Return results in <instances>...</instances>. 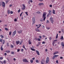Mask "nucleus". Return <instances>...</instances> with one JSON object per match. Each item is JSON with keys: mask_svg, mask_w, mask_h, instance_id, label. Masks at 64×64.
<instances>
[{"mask_svg": "<svg viewBox=\"0 0 64 64\" xmlns=\"http://www.w3.org/2000/svg\"><path fill=\"white\" fill-rule=\"evenodd\" d=\"M42 44H45V42H43L42 43Z\"/></svg>", "mask_w": 64, "mask_h": 64, "instance_id": "4d7b16f0", "label": "nucleus"}, {"mask_svg": "<svg viewBox=\"0 0 64 64\" xmlns=\"http://www.w3.org/2000/svg\"><path fill=\"white\" fill-rule=\"evenodd\" d=\"M40 36V39H41V38H42L41 36Z\"/></svg>", "mask_w": 64, "mask_h": 64, "instance_id": "774afa93", "label": "nucleus"}, {"mask_svg": "<svg viewBox=\"0 0 64 64\" xmlns=\"http://www.w3.org/2000/svg\"><path fill=\"white\" fill-rule=\"evenodd\" d=\"M36 52L37 53V54L38 55H40L39 52L38 50H36Z\"/></svg>", "mask_w": 64, "mask_h": 64, "instance_id": "9b49d317", "label": "nucleus"}, {"mask_svg": "<svg viewBox=\"0 0 64 64\" xmlns=\"http://www.w3.org/2000/svg\"><path fill=\"white\" fill-rule=\"evenodd\" d=\"M43 14V15L42 16V18H44V21L46 18V13L44 12Z\"/></svg>", "mask_w": 64, "mask_h": 64, "instance_id": "f257e3e1", "label": "nucleus"}, {"mask_svg": "<svg viewBox=\"0 0 64 64\" xmlns=\"http://www.w3.org/2000/svg\"><path fill=\"white\" fill-rule=\"evenodd\" d=\"M45 60H42V61L41 62V63L42 64H44L45 62Z\"/></svg>", "mask_w": 64, "mask_h": 64, "instance_id": "f8f14e48", "label": "nucleus"}, {"mask_svg": "<svg viewBox=\"0 0 64 64\" xmlns=\"http://www.w3.org/2000/svg\"><path fill=\"white\" fill-rule=\"evenodd\" d=\"M50 20L52 23L53 24V22H54V20H53V18H50Z\"/></svg>", "mask_w": 64, "mask_h": 64, "instance_id": "20e7f679", "label": "nucleus"}, {"mask_svg": "<svg viewBox=\"0 0 64 64\" xmlns=\"http://www.w3.org/2000/svg\"><path fill=\"white\" fill-rule=\"evenodd\" d=\"M24 50H23V49H22L21 50V51H23Z\"/></svg>", "mask_w": 64, "mask_h": 64, "instance_id": "338daca9", "label": "nucleus"}, {"mask_svg": "<svg viewBox=\"0 0 64 64\" xmlns=\"http://www.w3.org/2000/svg\"><path fill=\"white\" fill-rule=\"evenodd\" d=\"M56 54H58L59 53V52H58V51H56Z\"/></svg>", "mask_w": 64, "mask_h": 64, "instance_id": "864d4df0", "label": "nucleus"}, {"mask_svg": "<svg viewBox=\"0 0 64 64\" xmlns=\"http://www.w3.org/2000/svg\"><path fill=\"white\" fill-rule=\"evenodd\" d=\"M40 21H43V18H40Z\"/></svg>", "mask_w": 64, "mask_h": 64, "instance_id": "4be33fe9", "label": "nucleus"}, {"mask_svg": "<svg viewBox=\"0 0 64 64\" xmlns=\"http://www.w3.org/2000/svg\"><path fill=\"white\" fill-rule=\"evenodd\" d=\"M30 60V62L31 63H33V60Z\"/></svg>", "mask_w": 64, "mask_h": 64, "instance_id": "a878e982", "label": "nucleus"}, {"mask_svg": "<svg viewBox=\"0 0 64 64\" xmlns=\"http://www.w3.org/2000/svg\"><path fill=\"white\" fill-rule=\"evenodd\" d=\"M32 22H33V24H34L35 22V18H32Z\"/></svg>", "mask_w": 64, "mask_h": 64, "instance_id": "0eeeda50", "label": "nucleus"}, {"mask_svg": "<svg viewBox=\"0 0 64 64\" xmlns=\"http://www.w3.org/2000/svg\"><path fill=\"white\" fill-rule=\"evenodd\" d=\"M60 39H61V40H63L64 38H63V36H62L61 37Z\"/></svg>", "mask_w": 64, "mask_h": 64, "instance_id": "aec40b11", "label": "nucleus"}, {"mask_svg": "<svg viewBox=\"0 0 64 64\" xmlns=\"http://www.w3.org/2000/svg\"><path fill=\"white\" fill-rule=\"evenodd\" d=\"M55 43V42H54L53 41L52 42V45L53 46H54V44Z\"/></svg>", "mask_w": 64, "mask_h": 64, "instance_id": "cd10ccee", "label": "nucleus"}, {"mask_svg": "<svg viewBox=\"0 0 64 64\" xmlns=\"http://www.w3.org/2000/svg\"><path fill=\"white\" fill-rule=\"evenodd\" d=\"M46 23H49V20H47Z\"/></svg>", "mask_w": 64, "mask_h": 64, "instance_id": "49530a36", "label": "nucleus"}, {"mask_svg": "<svg viewBox=\"0 0 64 64\" xmlns=\"http://www.w3.org/2000/svg\"><path fill=\"white\" fill-rule=\"evenodd\" d=\"M61 45H62L63 47L64 46V43L63 42H62L61 43Z\"/></svg>", "mask_w": 64, "mask_h": 64, "instance_id": "dca6fc26", "label": "nucleus"}, {"mask_svg": "<svg viewBox=\"0 0 64 64\" xmlns=\"http://www.w3.org/2000/svg\"><path fill=\"white\" fill-rule=\"evenodd\" d=\"M5 40H3V43H2L3 44H4V43H5Z\"/></svg>", "mask_w": 64, "mask_h": 64, "instance_id": "c756f323", "label": "nucleus"}, {"mask_svg": "<svg viewBox=\"0 0 64 64\" xmlns=\"http://www.w3.org/2000/svg\"><path fill=\"white\" fill-rule=\"evenodd\" d=\"M23 13V12H22L20 14V17H21V16H22V14Z\"/></svg>", "mask_w": 64, "mask_h": 64, "instance_id": "58836bf2", "label": "nucleus"}, {"mask_svg": "<svg viewBox=\"0 0 64 64\" xmlns=\"http://www.w3.org/2000/svg\"><path fill=\"white\" fill-rule=\"evenodd\" d=\"M23 48H24V49H26V48H25V46H24V45L23 46Z\"/></svg>", "mask_w": 64, "mask_h": 64, "instance_id": "c03bdc74", "label": "nucleus"}, {"mask_svg": "<svg viewBox=\"0 0 64 64\" xmlns=\"http://www.w3.org/2000/svg\"><path fill=\"white\" fill-rule=\"evenodd\" d=\"M56 52H54V55H55V54H56Z\"/></svg>", "mask_w": 64, "mask_h": 64, "instance_id": "5fc2aeb1", "label": "nucleus"}, {"mask_svg": "<svg viewBox=\"0 0 64 64\" xmlns=\"http://www.w3.org/2000/svg\"><path fill=\"white\" fill-rule=\"evenodd\" d=\"M36 31H37V32H40V30L38 28H36Z\"/></svg>", "mask_w": 64, "mask_h": 64, "instance_id": "ddd939ff", "label": "nucleus"}, {"mask_svg": "<svg viewBox=\"0 0 64 64\" xmlns=\"http://www.w3.org/2000/svg\"><path fill=\"white\" fill-rule=\"evenodd\" d=\"M14 22H16L17 21V18H15L14 19Z\"/></svg>", "mask_w": 64, "mask_h": 64, "instance_id": "c85d7f7f", "label": "nucleus"}, {"mask_svg": "<svg viewBox=\"0 0 64 64\" xmlns=\"http://www.w3.org/2000/svg\"><path fill=\"white\" fill-rule=\"evenodd\" d=\"M23 62H26L27 63H28L29 62L28 60H27L26 59H23Z\"/></svg>", "mask_w": 64, "mask_h": 64, "instance_id": "39448f33", "label": "nucleus"}, {"mask_svg": "<svg viewBox=\"0 0 64 64\" xmlns=\"http://www.w3.org/2000/svg\"><path fill=\"white\" fill-rule=\"evenodd\" d=\"M11 48H13V47H14V46H13V45H11Z\"/></svg>", "mask_w": 64, "mask_h": 64, "instance_id": "f704fd0d", "label": "nucleus"}, {"mask_svg": "<svg viewBox=\"0 0 64 64\" xmlns=\"http://www.w3.org/2000/svg\"><path fill=\"white\" fill-rule=\"evenodd\" d=\"M40 45V42H38V44H37L36 45V46H39V45Z\"/></svg>", "mask_w": 64, "mask_h": 64, "instance_id": "6ab92c4d", "label": "nucleus"}, {"mask_svg": "<svg viewBox=\"0 0 64 64\" xmlns=\"http://www.w3.org/2000/svg\"><path fill=\"white\" fill-rule=\"evenodd\" d=\"M16 31L15 30L14 32H13V35L14 36L15 34H16Z\"/></svg>", "mask_w": 64, "mask_h": 64, "instance_id": "9d476101", "label": "nucleus"}, {"mask_svg": "<svg viewBox=\"0 0 64 64\" xmlns=\"http://www.w3.org/2000/svg\"><path fill=\"white\" fill-rule=\"evenodd\" d=\"M18 13H20V10H18Z\"/></svg>", "mask_w": 64, "mask_h": 64, "instance_id": "09e8293b", "label": "nucleus"}, {"mask_svg": "<svg viewBox=\"0 0 64 64\" xmlns=\"http://www.w3.org/2000/svg\"><path fill=\"white\" fill-rule=\"evenodd\" d=\"M12 33V32H10V33H9V35H11V33Z\"/></svg>", "mask_w": 64, "mask_h": 64, "instance_id": "a19ab883", "label": "nucleus"}, {"mask_svg": "<svg viewBox=\"0 0 64 64\" xmlns=\"http://www.w3.org/2000/svg\"><path fill=\"white\" fill-rule=\"evenodd\" d=\"M22 6H23V7H22V10H24L25 9V6L24 4H22Z\"/></svg>", "mask_w": 64, "mask_h": 64, "instance_id": "1a4fd4ad", "label": "nucleus"}, {"mask_svg": "<svg viewBox=\"0 0 64 64\" xmlns=\"http://www.w3.org/2000/svg\"><path fill=\"white\" fill-rule=\"evenodd\" d=\"M57 40H54V42H55L57 41Z\"/></svg>", "mask_w": 64, "mask_h": 64, "instance_id": "bf43d9fd", "label": "nucleus"}, {"mask_svg": "<svg viewBox=\"0 0 64 64\" xmlns=\"http://www.w3.org/2000/svg\"><path fill=\"white\" fill-rule=\"evenodd\" d=\"M39 5H44V4L43 3H40L39 4Z\"/></svg>", "mask_w": 64, "mask_h": 64, "instance_id": "412c9836", "label": "nucleus"}, {"mask_svg": "<svg viewBox=\"0 0 64 64\" xmlns=\"http://www.w3.org/2000/svg\"><path fill=\"white\" fill-rule=\"evenodd\" d=\"M4 55L5 56H6V55H7V53H5L4 54Z\"/></svg>", "mask_w": 64, "mask_h": 64, "instance_id": "6e6d98bb", "label": "nucleus"}, {"mask_svg": "<svg viewBox=\"0 0 64 64\" xmlns=\"http://www.w3.org/2000/svg\"><path fill=\"white\" fill-rule=\"evenodd\" d=\"M50 6L51 8L52 6V5H50Z\"/></svg>", "mask_w": 64, "mask_h": 64, "instance_id": "13d9d810", "label": "nucleus"}, {"mask_svg": "<svg viewBox=\"0 0 64 64\" xmlns=\"http://www.w3.org/2000/svg\"><path fill=\"white\" fill-rule=\"evenodd\" d=\"M38 14H40V12L39 11H38L36 12Z\"/></svg>", "mask_w": 64, "mask_h": 64, "instance_id": "e433bc0d", "label": "nucleus"}, {"mask_svg": "<svg viewBox=\"0 0 64 64\" xmlns=\"http://www.w3.org/2000/svg\"><path fill=\"white\" fill-rule=\"evenodd\" d=\"M38 40L39 41L41 40V39H40V38H38Z\"/></svg>", "mask_w": 64, "mask_h": 64, "instance_id": "8fccbe9b", "label": "nucleus"}, {"mask_svg": "<svg viewBox=\"0 0 64 64\" xmlns=\"http://www.w3.org/2000/svg\"><path fill=\"white\" fill-rule=\"evenodd\" d=\"M6 44L7 45V46H9V43H7Z\"/></svg>", "mask_w": 64, "mask_h": 64, "instance_id": "3c124183", "label": "nucleus"}, {"mask_svg": "<svg viewBox=\"0 0 64 64\" xmlns=\"http://www.w3.org/2000/svg\"><path fill=\"white\" fill-rule=\"evenodd\" d=\"M5 30H6V31H8V29L7 28H5Z\"/></svg>", "mask_w": 64, "mask_h": 64, "instance_id": "2f4dec72", "label": "nucleus"}, {"mask_svg": "<svg viewBox=\"0 0 64 64\" xmlns=\"http://www.w3.org/2000/svg\"><path fill=\"white\" fill-rule=\"evenodd\" d=\"M20 50L19 49H17V52H19L20 51Z\"/></svg>", "mask_w": 64, "mask_h": 64, "instance_id": "37998d69", "label": "nucleus"}, {"mask_svg": "<svg viewBox=\"0 0 64 64\" xmlns=\"http://www.w3.org/2000/svg\"><path fill=\"white\" fill-rule=\"evenodd\" d=\"M2 7H5V2H2Z\"/></svg>", "mask_w": 64, "mask_h": 64, "instance_id": "7ed1b4c3", "label": "nucleus"}, {"mask_svg": "<svg viewBox=\"0 0 64 64\" xmlns=\"http://www.w3.org/2000/svg\"><path fill=\"white\" fill-rule=\"evenodd\" d=\"M58 34H57L56 37V38L57 39L58 38Z\"/></svg>", "mask_w": 64, "mask_h": 64, "instance_id": "5701e85b", "label": "nucleus"}, {"mask_svg": "<svg viewBox=\"0 0 64 64\" xmlns=\"http://www.w3.org/2000/svg\"><path fill=\"white\" fill-rule=\"evenodd\" d=\"M10 14H13V12L12 11H11L10 12Z\"/></svg>", "mask_w": 64, "mask_h": 64, "instance_id": "a18cd8bd", "label": "nucleus"}, {"mask_svg": "<svg viewBox=\"0 0 64 64\" xmlns=\"http://www.w3.org/2000/svg\"><path fill=\"white\" fill-rule=\"evenodd\" d=\"M31 49L32 50V51H35V50L34 49H32V48H31Z\"/></svg>", "mask_w": 64, "mask_h": 64, "instance_id": "bb28decb", "label": "nucleus"}, {"mask_svg": "<svg viewBox=\"0 0 64 64\" xmlns=\"http://www.w3.org/2000/svg\"><path fill=\"white\" fill-rule=\"evenodd\" d=\"M0 41L1 42H3V40L2 39H0Z\"/></svg>", "mask_w": 64, "mask_h": 64, "instance_id": "473e14b6", "label": "nucleus"}, {"mask_svg": "<svg viewBox=\"0 0 64 64\" xmlns=\"http://www.w3.org/2000/svg\"><path fill=\"white\" fill-rule=\"evenodd\" d=\"M52 13L55 14V11L54 10H53L52 11Z\"/></svg>", "mask_w": 64, "mask_h": 64, "instance_id": "f3484780", "label": "nucleus"}, {"mask_svg": "<svg viewBox=\"0 0 64 64\" xmlns=\"http://www.w3.org/2000/svg\"><path fill=\"white\" fill-rule=\"evenodd\" d=\"M6 52L7 53H10V50L6 51Z\"/></svg>", "mask_w": 64, "mask_h": 64, "instance_id": "b1692460", "label": "nucleus"}, {"mask_svg": "<svg viewBox=\"0 0 64 64\" xmlns=\"http://www.w3.org/2000/svg\"><path fill=\"white\" fill-rule=\"evenodd\" d=\"M10 11L9 10H8V14H10Z\"/></svg>", "mask_w": 64, "mask_h": 64, "instance_id": "7c9ffc66", "label": "nucleus"}, {"mask_svg": "<svg viewBox=\"0 0 64 64\" xmlns=\"http://www.w3.org/2000/svg\"><path fill=\"white\" fill-rule=\"evenodd\" d=\"M62 32H64V30H63V29H62Z\"/></svg>", "mask_w": 64, "mask_h": 64, "instance_id": "0e129e2a", "label": "nucleus"}, {"mask_svg": "<svg viewBox=\"0 0 64 64\" xmlns=\"http://www.w3.org/2000/svg\"><path fill=\"white\" fill-rule=\"evenodd\" d=\"M0 37H1V38H3V35H1Z\"/></svg>", "mask_w": 64, "mask_h": 64, "instance_id": "79ce46f5", "label": "nucleus"}, {"mask_svg": "<svg viewBox=\"0 0 64 64\" xmlns=\"http://www.w3.org/2000/svg\"><path fill=\"white\" fill-rule=\"evenodd\" d=\"M58 55H54L53 57V59H54L56 57H58Z\"/></svg>", "mask_w": 64, "mask_h": 64, "instance_id": "6e6552de", "label": "nucleus"}, {"mask_svg": "<svg viewBox=\"0 0 64 64\" xmlns=\"http://www.w3.org/2000/svg\"><path fill=\"white\" fill-rule=\"evenodd\" d=\"M14 52H11V54H14Z\"/></svg>", "mask_w": 64, "mask_h": 64, "instance_id": "052dcab7", "label": "nucleus"}, {"mask_svg": "<svg viewBox=\"0 0 64 64\" xmlns=\"http://www.w3.org/2000/svg\"><path fill=\"white\" fill-rule=\"evenodd\" d=\"M56 63H58V60H57L56 61Z\"/></svg>", "mask_w": 64, "mask_h": 64, "instance_id": "603ef678", "label": "nucleus"}, {"mask_svg": "<svg viewBox=\"0 0 64 64\" xmlns=\"http://www.w3.org/2000/svg\"><path fill=\"white\" fill-rule=\"evenodd\" d=\"M6 62V60H4V63L5 64Z\"/></svg>", "mask_w": 64, "mask_h": 64, "instance_id": "ea45409f", "label": "nucleus"}, {"mask_svg": "<svg viewBox=\"0 0 64 64\" xmlns=\"http://www.w3.org/2000/svg\"><path fill=\"white\" fill-rule=\"evenodd\" d=\"M20 43V42L19 41H16V43L17 44V45H18Z\"/></svg>", "mask_w": 64, "mask_h": 64, "instance_id": "2eb2a0df", "label": "nucleus"}, {"mask_svg": "<svg viewBox=\"0 0 64 64\" xmlns=\"http://www.w3.org/2000/svg\"><path fill=\"white\" fill-rule=\"evenodd\" d=\"M28 43L29 44H31V40H28Z\"/></svg>", "mask_w": 64, "mask_h": 64, "instance_id": "a211bd4d", "label": "nucleus"}, {"mask_svg": "<svg viewBox=\"0 0 64 64\" xmlns=\"http://www.w3.org/2000/svg\"><path fill=\"white\" fill-rule=\"evenodd\" d=\"M29 1H30V2H31L32 3V2H33V1H32V0H29Z\"/></svg>", "mask_w": 64, "mask_h": 64, "instance_id": "680f3d73", "label": "nucleus"}, {"mask_svg": "<svg viewBox=\"0 0 64 64\" xmlns=\"http://www.w3.org/2000/svg\"><path fill=\"white\" fill-rule=\"evenodd\" d=\"M36 63H38V62H39V61H38V60H36Z\"/></svg>", "mask_w": 64, "mask_h": 64, "instance_id": "72a5a7b5", "label": "nucleus"}, {"mask_svg": "<svg viewBox=\"0 0 64 64\" xmlns=\"http://www.w3.org/2000/svg\"><path fill=\"white\" fill-rule=\"evenodd\" d=\"M6 4H7V3H8V1H6Z\"/></svg>", "mask_w": 64, "mask_h": 64, "instance_id": "e2e57ef3", "label": "nucleus"}, {"mask_svg": "<svg viewBox=\"0 0 64 64\" xmlns=\"http://www.w3.org/2000/svg\"><path fill=\"white\" fill-rule=\"evenodd\" d=\"M18 33H19V34H20V33H22V30H20V31H18Z\"/></svg>", "mask_w": 64, "mask_h": 64, "instance_id": "4468645a", "label": "nucleus"}, {"mask_svg": "<svg viewBox=\"0 0 64 64\" xmlns=\"http://www.w3.org/2000/svg\"><path fill=\"white\" fill-rule=\"evenodd\" d=\"M48 12L49 13L47 15V17H49V15H51V13H52V11L50 10H49L48 11Z\"/></svg>", "mask_w": 64, "mask_h": 64, "instance_id": "f03ea898", "label": "nucleus"}, {"mask_svg": "<svg viewBox=\"0 0 64 64\" xmlns=\"http://www.w3.org/2000/svg\"><path fill=\"white\" fill-rule=\"evenodd\" d=\"M49 39H50V40H51V37H50L49 38Z\"/></svg>", "mask_w": 64, "mask_h": 64, "instance_id": "69168bd1", "label": "nucleus"}, {"mask_svg": "<svg viewBox=\"0 0 64 64\" xmlns=\"http://www.w3.org/2000/svg\"><path fill=\"white\" fill-rule=\"evenodd\" d=\"M3 58L2 57H0V60H2L3 59Z\"/></svg>", "mask_w": 64, "mask_h": 64, "instance_id": "4c0bfd02", "label": "nucleus"}, {"mask_svg": "<svg viewBox=\"0 0 64 64\" xmlns=\"http://www.w3.org/2000/svg\"><path fill=\"white\" fill-rule=\"evenodd\" d=\"M49 57H48L47 58L46 60V63H48V62H49Z\"/></svg>", "mask_w": 64, "mask_h": 64, "instance_id": "423d86ee", "label": "nucleus"}, {"mask_svg": "<svg viewBox=\"0 0 64 64\" xmlns=\"http://www.w3.org/2000/svg\"><path fill=\"white\" fill-rule=\"evenodd\" d=\"M0 49L2 51H3V47H1Z\"/></svg>", "mask_w": 64, "mask_h": 64, "instance_id": "393cba45", "label": "nucleus"}, {"mask_svg": "<svg viewBox=\"0 0 64 64\" xmlns=\"http://www.w3.org/2000/svg\"><path fill=\"white\" fill-rule=\"evenodd\" d=\"M25 13H26V15H28V12H25Z\"/></svg>", "mask_w": 64, "mask_h": 64, "instance_id": "c9c22d12", "label": "nucleus"}, {"mask_svg": "<svg viewBox=\"0 0 64 64\" xmlns=\"http://www.w3.org/2000/svg\"><path fill=\"white\" fill-rule=\"evenodd\" d=\"M22 42H21L20 43V45H21L22 44Z\"/></svg>", "mask_w": 64, "mask_h": 64, "instance_id": "de8ad7c7", "label": "nucleus"}]
</instances>
